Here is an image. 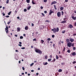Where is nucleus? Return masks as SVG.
<instances>
[{
    "label": "nucleus",
    "instance_id": "1",
    "mask_svg": "<svg viewBox=\"0 0 76 76\" xmlns=\"http://www.w3.org/2000/svg\"><path fill=\"white\" fill-rule=\"evenodd\" d=\"M34 50L36 53H38L39 54H42V51L40 49H37V48H35L34 49Z\"/></svg>",
    "mask_w": 76,
    "mask_h": 76
},
{
    "label": "nucleus",
    "instance_id": "2",
    "mask_svg": "<svg viewBox=\"0 0 76 76\" xmlns=\"http://www.w3.org/2000/svg\"><path fill=\"white\" fill-rule=\"evenodd\" d=\"M57 16L58 17H61V12H58L57 13Z\"/></svg>",
    "mask_w": 76,
    "mask_h": 76
},
{
    "label": "nucleus",
    "instance_id": "3",
    "mask_svg": "<svg viewBox=\"0 0 76 76\" xmlns=\"http://www.w3.org/2000/svg\"><path fill=\"white\" fill-rule=\"evenodd\" d=\"M72 44V43L71 42H69L67 43V45L69 47H71Z\"/></svg>",
    "mask_w": 76,
    "mask_h": 76
},
{
    "label": "nucleus",
    "instance_id": "4",
    "mask_svg": "<svg viewBox=\"0 0 76 76\" xmlns=\"http://www.w3.org/2000/svg\"><path fill=\"white\" fill-rule=\"evenodd\" d=\"M51 31H53V32L56 34V32H57V30H56V28H54L53 29H52Z\"/></svg>",
    "mask_w": 76,
    "mask_h": 76
},
{
    "label": "nucleus",
    "instance_id": "5",
    "mask_svg": "<svg viewBox=\"0 0 76 76\" xmlns=\"http://www.w3.org/2000/svg\"><path fill=\"white\" fill-rule=\"evenodd\" d=\"M9 29V28L8 27L7 28H5V31H6V32L7 34H8L9 33V30H8Z\"/></svg>",
    "mask_w": 76,
    "mask_h": 76
},
{
    "label": "nucleus",
    "instance_id": "6",
    "mask_svg": "<svg viewBox=\"0 0 76 76\" xmlns=\"http://www.w3.org/2000/svg\"><path fill=\"white\" fill-rule=\"evenodd\" d=\"M70 29H72L73 28V26L72 24H69L68 25Z\"/></svg>",
    "mask_w": 76,
    "mask_h": 76
},
{
    "label": "nucleus",
    "instance_id": "7",
    "mask_svg": "<svg viewBox=\"0 0 76 76\" xmlns=\"http://www.w3.org/2000/svg\"><path fill=\"white\" fill-rule=\"evenodd\" d=\"M56 3H57V2H56V1H54L52 2V3L51 4V5H53V4H56Z\"/></svg>",
    "mask_w": 76,
    "mask_h": 76
},
{
    "label": "nucleus",
    "instance_id": "8",
    "mask_svg": "<svg viewBox=\"0 0 76 76\" xmlns=\"http://www.w3.org/2000/svg\"><path fill=\"white\" fill-rule=\"evenodd\" d=\"M52 13H54V12L51 10H50L49 14V15H51Z\"/></svg>",
    "mask_w": 76,
    "mask_h": 76
},
{
    "label": "nucleus",
    "instance_id": "9",
    "mask_svg": "<svg viewBox=\"0 0 76 76\" xmlns=\"http://www.w3.org/2000/svg\"><path fill=\"white\" fill-rule=\"evenodd\" d=\"M46 28L45 26H44V27L43 26H40L39 27V28L40 29H43V28Z\"/></svg>",
    "mask_w": 76,
    "mask_h": 76
},
{
    "label": "nucleus",
    "instance_id": "10",
    "mask_svg": "<svg viewBox=\"0 0 76 76\" xmlns=\"http://www.w3.org/2000/svg\"><path fill=\"white\" fill-rule=\"evenodd\" d=\"M71 16V17L73 20H76V17H75L73 16L72 15Z\"/></svg>",
    "mask_w": 76,
    "mask_h": 76
},
{
    "label": "nucleus",
    "instance_id": "11",
    "mask_svg": "<svg viewBox=\"0 0 76 76\" xmlns=\"http://www.w3.org/2000/svg\"><path fill=\"white\" fill-rule=\"evenodd\" d=\"M56 44H53V48L55 49H56Z\"/></svg>",
    "mask_w": 76,
    "mask_h": 76
},
{
    "label": "nucleus",
    "instance_id": "12",
    "mask_svg": "<svg viewBox=\"0 0 76 76\" xmlns=\"http://www.w3.org/2000/svg\"><path fill=\"white\" fill-rule=\"evenodd\" d=\"M61 23H66V20H64L61 22Z\"/></svg>",
    "mask_w": 76,
    "mask_h": 76
},
{
    "label": "nucleus",
    "instance_id": "13",
    "mask_svg": "<svg viewBox=\"0 0 76 76\" xmlns=\"http://www.w3.org/2000/svg\"><path fill=\"white\" fill-rule=\"evenodd\" d=\"M74 39H70V41H71V42H73L74 41Z\"/></svg>",
    "mask_w": 76,
    "mask_h": 76
},
{
    "label": "nucleus",
    "instance_id": "14",
    "mask_svg": "<svg viewBox=\"0 0 76 76\" xmlns=\"http://www.w3.org/2000/svg\"><path fill=\"white\" fill-rule=\"evenodd\" d=\"M25 29V30H28V29H29V28H28V26H26Z\"/></svg>",
    "mask_w": 76,
    "mask_h": 76
},
{
    "label": "nucleus",
    "instance_id": "15",
    "mask_svg": "<svg viewBox=\"0 0 76 76\" xmlns=\"http://www.w3.org/2000/svg\"><path fill=\"white\" fill-rule=\"evenodd\" d=\"M72 56H76V53H75V52H73V53H72Z\"/></svg>",
    "mask_w": 76,
    "mask_h": 76
},
{
    "label": "nucleus",
    "instance_id": "16",
    "mask_svg": "<svg viewBox=\"0 0 76 76\" xmlns=\"http://www.w3.org/2000/svg\"><path fill=\"white\" fill-rule=\"evenodd\" d=\"M56 32H58V31H59V28H58V27H57V28H56Z\"/></svg>",
    "mask_w": 76,
    "mask_h": 76
},
{
    "label": "nucleus",
    "instance_id": "17",
    "mask_svg": "<svg viewBox=\"0 0 76 76\" xmlns=\"http://www.w3.org/2000/svg\"><path fill=\"white\" fill-rule=\"evenodd\" d=\"M60 9L61 10H63V9H64V8L63 7H61L60 8Z\"/></svg>",
    "mask_w": 76,
    "mask_h": 76
},
{
    "label": "nucleus",
    "instance_id": "18",
    "mask_svg": "<svg viewBox=\"0 0 76 76\" xmlns=\"http://www.w3.org/2000/svg\"><path fill=\"white\" fill-rule=\"evenodd\" d=\"M56 60H57V59H58V58H59V57L58 56V55H56Z\"/></svg>",
    "mask_w": 76,
    "mask_h": 76
},
{
    "label": "nucleus",
    "instance_id": "19",
    "mask_svg": "<svg viewBox=\"0 0 76 76\" xmlns=\"http://www.w3.org/2000/svg\"><path fill=\"white\" fill-rule=\"evenodd\" d=\"M54 7L55 10H57V8H56V5H54Z\"/></svg>",
    "mask_w": 76,
    "mask_h": 76
},
{
    "label": "nucleus",
    "instance_id": "20",
    "mask_svg": "<svg viewBox=\"0 0 76 76\" xmlns=\"http://www.w3.org/2000/svg\"><path fill=\"white\" fill-rule=\"evenodd\" d=\"M44 42V41L43 40H41V43L42 44H43V42Z\"/></svg>",
    "mask_w": 76,
    "mask_h": 76
},
{
    "label": "nucleus",
    "instance_id": "21",
    "mask_svg": "<svg viewBox=\"0 0 76 76\" xmlns=\"http://www.w3.org/2000/svg\"><path fill=\"white\" fill-rule=\"evenodd\" d=\"M26 1L27 3H29L30 2V0H26Z\"/></svg>",
    "mask_w": 76,
    "mask_h": 76
},
{
    "label": "nucleus",
    "instance_id": "22",
    "mask_svg": "<svg viewBox=\"0 0 76 76\" xmlns=\"http://www.w3.org/2000/svg\"><path fill=\"white\" fill-rule=\"evenodd\" d=\"M58 72H62V69H59L58 70Z\"/></svg>",
    "mask_w": 76,
    "mask_h": 76
},
{
    "label": "nucleus",
    "instance_id": "23",
    "mask_svg": "<svg viewBox=\"0 0 76 76\" xmlns=\"http://www.w3.org/2000/svg\"><path fill=\"white\" fill-rule=\"evenodd\" d=\"M66 41L67 42H69V39H66Z\"/></svg>",
    "mask_w": 76,
    "mask_h": 76
},
{
    "label": "nucleus",
    "instance_id": "24",
    "mask_svg": "<svg viewBox=\"0 0 76 76\" xmlns=\"http://www.w3.org/2000/svg\"><path fill=\"white\" fill-rule=\"evenodd\" d=\"M56 58H54L53 60V61H51V62H55V61H56Z\"/></svg>",
    "mask_w": 76,
    "mask_h": 76
},
{
    "label": "nucleus",
    "instance_id": "25",
    "mask_svg": "<svg viewBox=\"0 0 76 76\" xmlns=\"http://www.w3.org/2000/svg\"><path fill=\"white\" fill-rule=\"evenodd\" d=\"M51 60H52L51 58H50L48 59V61H51Z\"/></svg>",
    "mask_w": 76,
    "mask_h": 76
},
{
    "label": "nucleus",
    "instance_id": "26",
    "mask_svg": "<svg viewBox=\"0 0 76 76\" xmlns=\"http://www.w3.org/2000/svg\"><path fill=\"white\" fill-rule=\"evenodd\" d=\"M12 13V12L10 11L8 13V15H10V14Z\"/></svg>",
    "mask_w": 76,
    "mask_h": 76
},
{
    "label": "nucleus",
    "instance_id": "27",
    "mask_svg": "<svg viewBox=\"0 0 76 76\" xmlns=\"http://www.w3.org/2000/svg\"><path fill=\"white\" fill-rule=\"evenodd\" d=\"M18 30V31H19H19H20V28H17Z\"/></svg>",
    "mask_w": 76,
    "mask_h": 76
},
{
    "label": "nucleus",
    "instance_id": "28",
    "mask_svg": "<svg viewBox=\"0 0 76 76\" xmlns=\"http://www.w3.org/2000/svg\"><path fill=\"white\" fill-rule=\"evenodd\" d=\"M69 73V71H68L67 70H66V74H68V73Z\"/></svg>",
    "mask_w": 76,
    "mask_h": 76
},
{
    "label": "nucleus",
    "instance_id": "29",
    "mask_svg": "<svg viewBox=\"0 0 76 76\" xmlns=\"http://www.w3.org/2000/svg\"><path fill=\"white\" fill-rule=\"evenodd\" d=\"M31 6L29 7L27 9V10H29L30 9H31Z\"/></svg>",
    "mask_w": 76,
    "mask_h": 76
},
{
    "label": "nucleus",
    "instance_id": "30",
    "mask_svg": "<svg viewBox=\"0 0 76 76\" xmlns=\"http://www.w3.org/2000/svg\"><path fill=\"white\" fill-rule=\"evenodd\" d=\"M20 39H23V37L22 36H20Z\"/></svg>",
    "mask_w": 76,
    "mask_h": 76
},
{
    "label": "nucleus",
    "instance_id": "31",
    "mask_svg": "<svg viewBox=\"0 0 76 76\" xmlns=\"http://www.w3.org/2000/svg\"><path fill=\"white\" fill-rule=\"evenodd\" d=\"M34 63H32L30 65V66H33V65H34Z\"/></svg>",
    "mask_w": 76,
    "mask_h": 76
},
{
    "label": "nucleus",
    "instance_id": "32",
    "mask_svg": "<svg viewBox=\"0 0 76 76\" xmlns=\"http://www.w3.org/2000/svg\"><path fill=\"white\" fill-rule=\"evenodd\" d=\"M42 16H43L44 17H45V14H44V13H42Z\"/></svg>",
    "mask_w": 76,
    "mask_h": 76
},
{
    "label": "nucleus",
    "instance_id": "33",
    "mask_svg": "<svg viewBox=\"0 0 76 76\" xmlns=\"http://www.w3.org/2000/svg\"><path fill=\"white\" fill-rule=\"evenodd\" d=\"M65 32H66V31H65V30L63 31H62V34H64V33H65Z\"/></svg>",
    "mask_w": 76,
    "mask_h": 76
},
{
    "label": "nucleus",
    "instance_id": "34",
    "mask_svg": "<svg viewBox=\"0 0 76 76\" xmlns=\"http://www.w3.org/2000/svg\"><path fill=\"white\" fill-rule=\"evenodd\" d=\"M32 4H36L33 1H32Z\"/></svg>",
    "mask_w": 76,
    "mask_h": 76
},
{
    "label": "nucleus",
    "instance_id": "35",
    "mask_svg": "<svg viewBox=\"0 0 76 76\" xmlns=\"http://www.w3.org/2000/svg\"><path fill=\"white\" fill-rule=\"evenodd\" d=\"M67 52H68V53H70V50L69 49L67 51Z\"/></svg>",
    "mask_w": 76,
    "mask_h": 76
},
{
    "label": "nucleus",
    "instance_id": "36",
    "mask_svg": "<svg viewBox=\"0 0 76 76\" xmlns=\"http://www.w3.org/2000/svg\"><path fill=\"white\" fill-rule=\"evenodd\" d=\"M37 39L36 38H34L33 39V41H36Z\"/></svg>",
    "mask_w": 76,
    "mask_h": 76
},
{
    "label": "nucleus",
    "instance_id": "37",
    "mask_svg": "<svg viewBox=\"0 0 76 76\" xmlns=\"http://www.w3.org/2000/svg\"><path fill=\"white\" fill-rule=\"evenodd\" d=\"M48 41H50L51 39L50 38H48L47 39Z\"/></svg>",
    "mask_w": 76,
    "mask_h": 76
},
{
    "label": "nucleus",
    "instance_id": "38",
    "mask_svg": "<svg viewBox=\"0 0 76 76\" xmlns=\"http://www.w3.org/2000/svg\"><path fill=\"white\" fill-rule=\"evenodd\" d=\"M52 38H54L55 37V35H52Z\"/></svg>",
    "mask_w": 76,
    "mask_h": 76
},
{
    "label": "nucleus",
    "instance_id": "39",
    "mask_svg": "<svg viewBox=\"0 0 76 76\" xmlns=\"http://www.w3.org/2000/svg\"><path fill=\"white\" fill-rule=\"evenodd\" d=\"M49 57H50V58H52V57H53V56L51 55H50V56H49Z\"/></svg>",
    "mask_w": 76,
    "mask_h": 76
},
{
    "label": "nucleus",
    "instance_id": "40",
    "mask_svg": "<svg viewBox=\"0 0 76 76\" xmlns=\"http://www.w3.org/2000/svg\"><path fill=\"white\" fill-rule=\"evenodd\" d=\"M26 11H27V10H26V9H25L24 10V12H26Z\"/></svg>",
    "mask_w": 76,
    "mask_h": 76
},
{
    "label": "nucleus",
    "instance_id": "41",
    "mask_svg": "<svg viewBox=\"0 0 76 76\" xmlns=\"http://www.w3.org/2000/svg\"><path fill=\"white\" fill-rule=\"evenodd\" d=\"M73 50H76V47H73Z\"/></svg>",
    "mask_w": 76,
    "mask_h": 76
},
{
    "label": "nucleus",
    "instance_id": "42",
    "mask_svg": "<svg viewBox=\"0 0 76 76\" xmlns=\"http://www.w3.org/2000/svg\"><path fill=\"white\" fill-rule=\"evenodd\" d=\"M21 49H22V50H24V49H25V47L21 48Z\"/></svg>",
    "mask_w": 76,
    "mask_h": 76
},
{
    "label": "nucleus",
    "instance_id": "43",
    "mask_svg": "<svg viewBox=\"0 0 76 76\" xmlns=\"http://www.w3.org/2000/svg\"><path fill=\"white\" fill-rule=\"evenodd\" d=\"M9 0H7V1L6 3H7V4H8V3H9Z\"/></svg>",
    "mask_w": 76,
    "mask_h": 76
},
{
    "label": "nucleus",
    "instance_id": "44",
    "mask_svg": "<svg viewBox=\"0 0 76 76\" xmlns=\"http://www.w3.org/2000/svg\"><path fill=\"white\" fill-rule=\"evenodd\" d=\"M72 47H74V45H75V44L74 43H73L72 44Z\"/></svg>",
    "mask_w": 76,
    "mask_h": 76
},
{
    "label": "nucleus",
    "instance_id": "45",
    "mask_svg": "<svg viewBox=\"0 0 76 76\" xmlns=\"http://www.w3.org/2000/svg\"><path fill=\"white\" fill-rule=\"evenodd\" d=\"M44 65H47V64H48V63L46 62L44 64Z\"/></svg>",
    "mask_w": 76,
    "mask_h": 76
},
{
    "label": "nucleus",
    "instance_id": "46",
    "mask_svg": "<svg viewBox=\"0 0 76 76\" xmlns=\"http://www.w3.org/2000/svg\"><path fill=\"white\" fill-rule=\"evenodd\" d=\"M59 57H60V58H62V57H63V56L61 55H60Z\"/></svg>",
    "mask_w": 76,
    "mask_h": 76
},
{
    "label": "nucleus",
    "instance_id": "47",
    "mask_svg": "<svg viewBox=\"0 0 76 76\" xmlns=\"http://www.w3.org/2000/svg\"><path fill=\"white\" fill-rule=\"evenodd\" d=\"M44 1L45 3H46L47 1V0H44Z\"/></svg>",
    "mask_w": 76,
    "mask_h": 76
},
{
    "label": "nucleus",
    "instance_id": "48",
    "mask_svg": "<svg viewBox=\"0 0 76 76\" xmlns=\"http://www.w3.org/2000/svg\"><path fill=\"white\" fill-rule=\"evenodd\" d=\"M61 13H62V15H64V12H63V11H62Z\"/></svg>",
    "mask_w": 76,
    "mask_h": 76
},
{
    "label": "nucleus",
    "instance_id": "49",
    "mask_svg": "<svg viewBox=\"0 0 76 76\" xmlns=\"http://www.w3.org/2000/svg\"><path fill=\"white\" fill-rule=\"evenodd\" d=\"M75 63H76V61H74L73 62V64H75Z\"/></svg>",
    "mask_w": 76,
    "mask_h": 76
},
{
    "label": "nucleus",
    "instance_id": "50",
    "mask_svg": "<svg viewBox=\"0 0 76 76\" xmlns=\"http://www.w3.org/2000/svg\"><path fill=\"white\" fill-rule=\"evenodd\" d=\"M31 26H34V24L33 23H31Z\"/></svg>",
    "mask_w": 76,
    "mask_h": 76
},
{
    "label": "nucleus",
    "instance_id": "51",
    "mask_svg": "<svg viewBox=\"0 0 76 76\" xmlns=\"http://www.w3.org/2000/svg\"><path fill=\"white\" fill-rule=\"evenodd\" d=\"M45 22H50V21H49V20H45Z\"/></svg>",
    "mask_w": 76,
    "mask_h": 76
},
{
    "label": "nucleus",
    "instance_id": "52",
    "mask_svg": "<svg viewBox=\"0 0 76 76\" xmlns=\"http://www.w3.org/2000/svg\"><path fill=\"white\" fill-rule=\"evenodd\" d=\"M47 57H48V56H45V59H47Z\"/></svg>",
    "mask_w": 76,
    "mask_h": 76
},
{
    "label": "nucleus",
    "instance_id": "53",
    "mask_svg": "<svg viewBox=\"0 0 76 76\" xmlns=\"http://www.w3.org/2000/svg\"><path fill=\"white\" fill-rule=\"evenodd\" d=\"M74 26H76V22L74 23Z\"/></svg>",
    "mask_w": 76,
    "mask_h": 76
},
{
    "label": "nucleus",
    "instance_id": "54",
    "mask_svg": "<svg viewBox=\"0 0 76 76\" xmlns=\"http://www.w3.org/2000/svg\"><path fill=\"white\" fill-rule=\"evenodd\" d=\"M44 12L45 13V14H46V13H47V12L46 11H44Z\"/></svg>",
    "mask_w": 76,
    "mask_h": 76
},
{
    "label": "nucleus",
    "instance_id": "55",
    "mask_svg": "<svg viewBox=\"0 0 76 76\" xmlns=\"http://www.w3.org/2000/svg\"><path fill=\"white\" fill-rule=\"evenodd\" d=\"M5 17L6 18H9L10 16L9 15H7V16H5Z\"/></svg>",
    "mask_w": 76,
    "mask_h": 76
},
{
    "label": "nucleus",
    "instance_id": "56",
    "mask_svg": "<svg viewBox=\"0 0 76 76\" xmlns=\"http://www.w3.org/2000/svg\"><path fill=\"white\" fill-rule=\"evenodd\" d=\"M17 12H18V11H17L16 10H15V15H16V14L17 13Z\"/></svg>",
    "mask_w": 76,
    "mask_h": 76
},
{
    "label": "nucleus",
    "instance_id": "57",
    "mask_svg": "<svg viewBox=\"0 0 76 76\" xmlns=\"http://www.w3.org/2000/svg\"><path fill=\"white\" fill-rule=\"evenodd\" d=\"M22 68L23 70H25V68H24V67H22Z\"/></svg>",
    "mask_w": 76,
    "mask_h": 76
},
{
    "label": "nucleus",
    "instance_id": "58",
    "mask_svg": "<svg viewBox=\"0 0 76 76\" xmlns=\"http://www.w3.org/2000/svg\"><path fill=\"white\" fill-rule=\"evenodd\" d=\"M11 22V21H10L9 22H8L7 23V24H10V23Z\"/></svg>",
    "mask_w": 76,
    "mask_h": 76
},
{
    "label": "nucleus",
    "instance_id": "59",
    "mask_svg": "<svg viewBox=\"0 0 76 76\" xmlns=\"http://www.w3.org/2000/svg\"><path fill=\"white\" fill-rule=\"evenodd\" d=\"M66 19H67V18H64V20H66Z\"/></svg>",
    "mask_w": 76,
    "mask_h": 76
},
{
    "label": "nucleus",
    "instance_id": "60",
    "mask_svg": "<svg viewBox=\"0 0 76 76\" xmlns=\"http://www.w3.org/2000/svg\"><path fill=\"white\" fill-rule=\"evenodd\" d=\"M40 9H43V7L42 6H41L40 7Z\"/></svg>",
    "mask_w": 76,
    "mask_h": 76
},
{
    "label": "nucleus",
    "instance_id": "61",
    "mask_svg": "<svg viewBox=\"0 0 76 76\" xmlns=\"http://www.w3.org/2000/svg\"><path fill=\"white\" fill-rule=\"evenodd\" d=\"M2 14H3V16H5V14L3 12L2 13Z\"/></svg>",
    "mask_w": 76,
    "mask_h": 76
},
{
    "label": "nucleus",
    "instance_id": "62",
    "mask_svg": "<svg viewBox=\"0 0 76 76\" xmlns=\"http://www.w3.org/2000/svg\"><path fill=\"white\" fill-rule=\"evenodd\" d=\"M64 13H65V14H67V13H66V11H64Z\"/></svg>",
    "mask_w": 76,
    "mask_h": 76
},
{
    "label": "nucleus",
    "instance_id": "63",
    "mask_svg": "<svg viewBox=\"0 0 76 76\" xmlns=\"http://www.w3.org/2000/svg\"><path fill=\"white\" fill-rule=\"evenodd\" d=\"M19 44H22V42H19Z\"/></svg>",
    "mask_w": 76,
    "mask_h": 76
},
{
    "label": "nucleus",
    "instance_id": "64",
    "mask_svg": "<svg viewBox=\"0 0 76 76\" xmlns=\"http://www.w3.org/2000/svg\"><path fill=\"white\" fill-rule=\"evenodd\" d=\"M61 53H63V54H64V52L63 51H62Z\"/></svg>",
    "mask_w": 76,
    "mask_h": 76
}]
</instances>
